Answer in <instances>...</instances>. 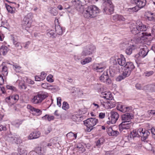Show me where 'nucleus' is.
<instances>
[{
  "label": "nucleus",
  "mask_w": 155,
  "mask_h": 155,
  "mask_svg": "<svg viewBox=\"0 0 155 155\" xmlns=\"http://www.w3.org/2000/svg\"><path fill=\"white\" fill-rule=\"evenodd\" d=\"M54 31L53 30H51L47 33L48 35L51 37H54Z\"/></svg>",
  "instance_id": "52"
},
{
  "label": "nucleus",
  "mask_w": 155,
  "mask_h": 155,
  "mask_svg": "<svg viewBox=\"0 0 155 155\" xmlns=\"http://www.w3.org/2000/svg\"><path fill=\"white\" fill-rule=\"evenodd\" d=\"M148 51V49L146 46H145L140 49L138 55L140 57L144 58L147 54Z\"/></svg>",
  "instance_id": "17"
},
{
  "label": "nucleus",
  "mask_w": 155,
  "mask_h": 155,
  "mask_svg": "<svg viewBox=\"0 0 155 155\" xmlns=\"http://www.w3.org/2000/svg\"><path fill=\"white\" fill-rule=\"evenodd\" d=\"M6 8L8 11L11 13H13L15 12V8L9 5H6Z\"/></svg>",
  "instance_id": "43"
},
{
  "label": "nucleus",
  "mask_w": 155,
  "mask_h": 155,
  "mask_svg": "<svg viewBox=\"0 0 155 155\" xmlns=\"http://www.w3.org/2000/svg\"><path fill=\"white\" fill-rule=\"evenodd\" d=\"M104 4L106 5L104 9V12L106 14H110L113 12L114 6L112 2L110 0H104Z\"/></svg>",
  "instance_id": "4"
},
{
  "label": "nucleus",
  "mask_w": 155,
  "mask_h": 155,
  "mask_svg": "<svg viewBox=\"0 0 155 155\" xmlns=\"http://www.w3.org/2000/svg\"><path fill=\"white\" fill-rule=\"evenodd\" d=\"M130 28L131 32L134 35H137L140 33V32L139 31V30H138L136 22V23L134 22L130 23Z\"/></svg>",
  "instance_id": "12"
},
{
  "label": "nucleus",
  "mask_w": 155,
  "mask_h": 155,
  "mask_svg": "<svg viewBox=\"0 0 155 155\" xmlns=\"http://www.w3.org/2000/svg\"><path fill=\"white\" fill-rule=\"evenodd\" d=\"M30 155H44L43 151H42L41 147H37L36 150V151H32L30 152Z\"/></svg>",
  "instance_id": "21"
},
{
  "label": "nucleus",
  "mask_w": 155,
  "mask_h": 155,
  "mask_svg": "<svg viewBox=\"0 0 155 155\" xmlns=\"http://www.w3.org/2000/svg\"><path fill=\"white\" fill-rule=\"evenodd\" d=\"M150 134V132L147 130H143L141 135L142 140H146Z\"/></svg>",
  "instance_id": "28"
},
{
  "label": "nucleus",
  "mask_w": 155,
  "mask_h": 155,
  "mask_svg": "<svg viewBox=\"0 0 155 155\" xmlns=\"http://www.w3.org/2000/svg\"><path fill=\"white\" fill-rule=\"evenodd\" d=\"M101 103L103 107L107 109L111 108L114 107L115 106V103L111 101V100L106 102L101 101Z\"/></svg>",
  "instance_id": "9"
},
{
  "label": "nucleus",
  "mask_w": 155,
  "mask_h": 155,
  "mask_svg": "<svg viewBox=\"0 0 155 155\" xmlns=\"http://www.w3.org/2000/svg\"><path fill=\"white\" fill-rule=\"evenodd\" d=\"M32 17V13H30L28 14L24 18L22 21V24L28 28H30L31 26Z\"/></svg>",
  "instance_id": "5"
},
{
  "label": "nucleus",
  "mask_w": 155,
  "mask_h": 155,
  "mask_svg": "<svg viewBox=\"0 0 155 155\" xmlns=\"http://www.w3.org/2000/svg\"><path fill=\"white\" fill-rule=\"evenodd\" d=\"M135 87L137 89L139 90L143 89V85L139 83H137L136 84Z\"/></svg>",
  "instance_id": "55"
},
{
  "label": "nucleus",
  "mask_w": 155,
  "mask_h": 155,
  "mask_svg": "<svg viewBox=\"0 0 155 155\" xmlns=\"http://www.w3.org/2000/svg\"><path fill=\"white\" fill-rule=\"evenodd\" d=\"M49 12L53 16H56L58 14V12L55 8L50 7L49 8Z\"/></svg>",
  "instance_id": "40"
},
{
  "label": "nucleus",
  "mask_w": 155,
  "mask_h": 155,
  "mask_svg": "<svg viewBox=\"0 0 155 155\" xmlns=\"http://www.w3.org/2000/svg\"><path fill=\"white\" fill-rule=\"evenodd\" d=\"M41 133L38 131H35L31 133L28 136L29 139H36L39 137L40 136Z\"/></svg>",
  "instance_id": "19"
},
{
  "label": "nucleus",
  "mask_w": 155,
  "mask_h": 155,
  "mask_svg": "<svg viewBox=\"0 0 155 155\" xmlns=\"http://www.w3.org/2000/svg\"><path fill=\"white\" fill-rule=\"evenodd\" d=\"M42 118L43 119H46V120H48V121H50L54 119V117L53 116H49L46 115L45 116L43 117Z\"/></svg>",
  "instance_id": "47"
},
{
  "label": "nucleus",
  "mask_w": 155,
  "mask_h": 155,
  "mask_svg": "<svg viewBox=\"0 0 155 155\" xmlns=\"http://www.w3.org/2000/svg\"><path fill=\"white\" fill-rule=\"evenodd\" d=\"M117 62L119 65L125 67L126 64L125 58L122 54L120 55V57L117 59Z\"/></svg>",
  "instance_id": "18"
},
{
  "label": "nucleus",
  "mask_w": 155,
  "mask_h": 155,
  "mask_svg": "<svg viewBox=\"0 0 155 155\" xmlns=\"http://www.w3.org/2000/svg\"><path fill=\"white\" fill-rule=\"evenodd\" d=\"M148 19L150 21H155V14L153 15V14H152L151 16L148 17Z\"/></svg>",
  "instance_id": "63"
},
{
  "label": "nucleus",
  "mask_w": 155,
  "mask_h": 155,
  "mask_svg": "<svg viewBox=\"0 0 155 155\" xmlns=\"http://www.w3.org/2000/svg\"><path fill=\"white\" fill-rule=\"evenodd\" d=\"M139 2V3L136 6L138 7L139 9L140 10L145 5L146 1V0H140Z\"/></svg>",
  "instance_id": "27"
},
{
  "label": "nucleus",
  "mask_w": 155,
  "mask_h": 155,
  "mask_svg": "<svg viewBox=\"0 0 155 155\" xmlns=\"http://www.w3.org/2000/svg\"><path fill=\"white\" fill-rule=\"evenodd\" d=\"M104 141V140L103 138H101L99 139L96 143V145L99 146L103 143Z\"/></svg>",
  "instance_id": "49"
},
{
  "label": "nucleus",
  "mask_w": 155,
  "mask_h": 155,
  "mask_svg": "<svg viewBox=\"0 0 155 155\" xmlns=\"http://www.w3.org/2000/svg\"><path fill=\"white\" fill-rule=\"evenodd\" d=\"M106 66L103 63L96 64L93 66L94 69L97 72H102L105 69Z\"/></svg>",
  "instance_id": "11"
},
{
  "label": "nucleus",
  "mask_w": 155,
  "mask_h": 155,
  "mask_svg": "<svg viewBox=\"0 0 155 155\" xmlns=\"http://www.w3.org/2000/svg\"><path fill=\"white\" fill-rule=\"evenodd\" d=\"M125 68L128 69L131 71H132L135 68L134 66L133 63L131 62H127L125 66Z\"/></svg>",
  "instance_id": "25"
},
{
  "label": "nucleus",
  "mask_w": 155,
  "mask_h": 155,
  "mask_svg": "<svg viewBox=\"0 0 155 155\" xmlns=\"http://www.w3.org/2000/svg\"><path fill=\"white\" fill-rule=\"evenodd\" d=\"M112 19L115 21H124L126 20V19L123 16L117 14L113 16Z\"/></svg>",
  "instance_id": "22"
},
{
  "label": "nucleus",
  "mask_w": 155,
  "mask_h": 155,
  "mask_svg": "<svg viewBox=\"0 0 155 155\" xmlns=\"http://www.w3.org/2000/svg\"><path fill=\"white\" fill-rule=\"evenodd\" d=\"M137 27L139 31L141 33V31H146L148 28L147 26L143 24L140 20H137L136 21Z\"/></svg>",
  "instance_id": "13"
},
{
  "label": "nucleus",
  "mask_w": 155,
  "mask_h": 155,
  "mask_svg": "<svg viewBox=\"0 0 155 155\" xmlns=\"http://www.w3.org/2000/svg\"><path fill=\"white\" fill-rule=\"evenodd\" d=\"M46 76V74L44 72H42L41 73L40 77H41V80L43 81L45 78Z\"/></svg>",
  "instance_id": "57"
},
{
  "label": "nucleus",
  "mask_w": 155,
  "mask_h": 155,
  "mask_svg": "<svg viewBox=\"0 0 155 155\" xmlns=\"http://www.w3.org/2000/svg\"><path fill=\"white\" fill-rule=\"evenodd\" d=\"M20 152L23 155H26L28 153L27 151L24 148L21 149Z\"/></svg>",
  "instance_id": "60"
},
{
  "label": "nucleus",
  "mask_w": 155,
  "mask_h": 155,
  "mask_svg": "<svg viewBox=\"0 0 155 155\" xmlns=\"http://www.w3.org/2000/svg\"><path fill=\"white\" fill-rule=\"evenodd\" d=\"M88 49L89 51H91V54L96 49V48L95 46L93 45H91L89 46L86 47Z\"/></svg>",
  "instance_id": "45"
},
{
  "label": "nucleus",
  "mask_w": 155,
  "mask_h": 155,
  "mask_svg": "<svg viewBox=\"0 0 155 155\" xmlns=\"http://www.w3.org/2000/svg\"><path fill=\"white\" fill-rule=\"evenodd\" d=\"M100 80L101 81L107 84H110L111 83L110 79H109L107 74L105 72L100 77Z\"/></svg>",
  "instance_id": "14"
},
{
  "label": "nucleus",
  "mask_w": 155,
  "mask_h": 155,
  "mask_svg": "<svg viewBox=\"0 0 155 155\" xmlns=\"http://www.w3.org/2000/svg\"><path fill=\"white\" fill-rule=\"evenodd\" d=\"M0 71L4 76H6L8 74V68L7 67L3 64L0 66Z\"/></svg>",
  "instance_id": "23"
},
{
  "label": "nucleus",
  "mask_w": 155,
  "mask_h": 155,
  "mask_svg": "<svg viewBox=\"0 0 155 155\" xmlns=\"http://www.w3.org/2000/svg\"><path fill=\"white\" fill-rule=\"evenodd\" d=\"M75 93L77 94L76 95H77L78 97H81L83 94L82 91L79 90L75 91Z\"/></svg>",
  "instance_id": "56"
},
{
  "label": "nucleus",
  "mask_w": 155,
  "mask_h": 155,
  "mask_svg": "<svg viewBox=\"0 0 155 155\" xmlns=\"http://www.w3.org/2000/svg\"><path fill=\"white\" fill-rule=\"evenodd\" d=\"M91 54V51H89L86 47L84 48L81 54L82 56H86Z\"/></svg>",
  "instance_id": "32"
},
{
  "label": "nucleus",
  "mask_w": 155,
  "mask_h": 155,
  "mask_svg": "<svg viewBox=\"0 0 155 155\" xmlns=\"http://www.w3.org/2000/svg\"><path fill=\"white\" fill-rule=\"evenodd\" d=\"M117 109L118 110L122 112L128 111L130 109V107H127L121 104H119L117 106Z\"/></svg>",
  "instance_id": "20"
},
{
  "label": "nucleus",
  "mask_w": 155,
  "mask_h": 155,
  "mask_svg": "<svg viewBox=\"0 0 155 155\" xmlns=\"http://www.w3.org/2000/svg\"><path fill=\"white\" fill-rule=\"evenodd\" d=\"M153 71H146L144 73V75L145 76L149 77L153 74Z\"/></svg>",
  "instance_id": "51"
},
{
  "label": "nucleus",
  "mask_w": 155,
  "mask_h": 155,
  "mask_svg": "<svg viewBox=\"0 0 155 155\" xmlns=\"http://www.w3.org/2000/svg\"><path fill=\"white\" fill-rule=\"evenodd\" d=\"M98 122V120L94 118H88L85 120L84 121V124L87 127V130L90 132L93 129V127Z\"/></svg>",
  "instance_id": "3"
},
{
  "label": "nucleus",
  "mask_w": 155,
  "mask_h": 155,
  "mask_svg": "<svg viewBox=\"0 0 155 155\" xmlns=\"http://www.w3.org/2000/svg\"><path fill=\"white\" fill-rule=\"evenodd\" d=\"M121 117L122 122H129L133 118L134 116L132 114L126 113L122 115Z\"/></svg>",
  "instance_id": "10"
},
{
  "label": "nucleus",
  "mask_w": 155,
  "mask_h": 155,
  "mask_svg": "<svg viewBox=\"0 0 155 155\" xmlns=\"http://www.w3.org/2000/svg\"><path fill=\"white\" fill-rule=\"evenodd\" d=\"M119 115L118 113L115 111H112L110 113V120L108 121L107 123L108 124H115L119 117Z\"/></svg>",
  "instance_id": "6"
},
{
  "label": "nucleus",
  "mask_w": 155,
  "mask_h": 155,
  "mask_svg": "<svg viewBox=\"0 0 155 155\" xmlns=\"http://www.w3.org/2000/svg\"><path fill=\"white\" fill-rule=\"evenodd\" d=\"M152 92L155 91V83L153 84L148 85L147 86Z\"/></svg>",
  "instance_id": "48"
},
{
  "label": "nucleus",
  "mask_w": 155,
  "mask_h": 155,
  "mask_svg": "<svg viewBox=\"0 0 155 155\" xmlns=\"http://www.w3.org/2000/svg\"><path fill=\"white\" fill-rule=\"evenodd\" d=\"M139 10V8L136 6L132 8H130L127 9V11L130 14L133 13Z\"/></svg>",
  "instance_id": "35"
},
{
  "label": "nucleus",
  "mask_w": 155,
  "mask_h": 155,
  "mask_svg": "<svg viewBox=\"0 0 155 155\" xmlns=\"http://www.w3.org/2000/svg\"><path fill=\"white\" fill-rule=\"evenodd\" d=\"M77 148L79 150L82 151H84L85 150L84 147L81 145H78L77 146Z\"/></svg>",
  "instance_id": "61"
},
{
  "label": "nucleus",
  "mask_w": 155,
  "mask_h": 155,
  "mask_svg": "<svg viewBox=\"0 0 155 155\" xmlns=\"http://www.w3.org/2000/svg\"><path fill=\"white\" fill-rule=\"evenodd\" d=\"M135 49L134 45H130L128 47L126 50V53L128 55H130L132 53L133 50Z\"/></svg>",
  "instance_id": "30"
},
{
  "label": "nucleus",
  "mask_w": 155,
  "mask_h": 155,
  "mask_svg": "<svg viewBox=\"0 0 155 155\" xmlns=\"http://www.w3.org/2000/svg\"><path fill=\"white\" fill-rule=\"evenodd\" d=\"M69 108L68 104L66 102L64 101L63 103L62 108L64 110H67Z\"/></svg>",
  "instance_id": "50"
},
{
  "label": "nucleus",
  "mask_w": 155,
  "mask_h": 155,
  "mask_svg": "<svg viewBox=\"0 0 155 155\" xmlns=\"http://www.w3.org/2000/svg\"><path fill=\"white\" fill-rule=\"evenodd\" d=\"M49 84L47 83H44L41 84V86L44 88L48 89Z\"/></svg>",
  "instance_id": "58"
},
{
  "label": "nucleus",
  "mask_w": 155,
  "mask_h": 155,
  "mask_svg": "<svg viewBox=\"0 0 155 155\" xmlns=\"http://www.w3.org/2000/svg\"><path fill=\"white\" fill-rule=\"evenodd\" d=\"M53 76L50 74L47 77V81L49 82H53L54 81V80L52 79Z\"/></svg>",
  "instance_id": "54"
},
{
  "label": "nucleus",
  "mask_w": 155,
  "mask_h": 155,
  "mask_svg": "<svg viewBox=\"0 0 155 155\" xmlns=\"http://www.w3.org/2000/svg\"><path fill=\"white\" fill-rule=\"evenodd\" d=\"M72 3L75 7L77 9L80 8L81 6V2L79 0H72Z\"/></svg>",
  "instance_id": "26"
},
{
  "label": "nucleus",
  "mask_w": 155,
  "mask_h": 155,
  "mask_svg": "<svg viewBox=\"0 0 155 155\" xmlns=\"http://www.w3.org/2000/svg\"><path fill=\"white\" fill-rule=\"evenodd\" d=\"M27 108L28 109L30 110L31 112L33 113H36L37 114H40L41 112L40 110L35 108L29 104L27 105Z\"/></svg>",
  "instance_id": "24"
},
{
  "label": "nucleus",
  "mask_w": 155,
  "mask_h": 155,
  "mask_svg": "<svg viewBox=\"0 0 155 155\" xmlns=\"http://www.w3.org/2000/svg\"><path fill=\"white\" fill-rule=\"evenodd\" d=\"M61 97H58L57 98V104L59 107H60L61 106Z\"/></svg>",
  "instance_id": "59"
},
{
  "label": "nucleus",
  "mask_w": 155,
  "mask_h": 155,
  "mask_svg": "<svg viewBox=\"0 0 155 155\" xmlns=\"http://www.w3.org/2000/svg\"><path fill=\"white\" fill-rule=\"evenodd\" d=\"M151 131L153 138L155 140V128H152L151 129Z\"/></svg>",
  "instance_id": "64"
},
{
  "label": "nucleus",
  "mask_w": 155,
  "mask_h": 155,
  "mask_svg": "<svg viewBox=\"0 0 155 155\" xmlns=\"http://www.w3.org/2000/svg\"><path fill=\"white\" fill-rule=\"evenodd\" d=\"M131 71L128 69L125 68L123 73V76L125 77L128 76L130 74Z\"/></svg>",
  "instance_id": "42"
},
{
  "label": "nucleus",
  "mask_w": 155,
  "mask_h": 155,
  "mask_svg": "<svg viewBox=\"0 0 155 155\" xmlns=\"http://www.w3.org/2000/svg\"><path fill=\"white\" fill-rule=\"evenodd\" d=\"M150 36V34L146 32H141L137 35L138 38H136L137 42L142 43L143 41H145L147 39V36Z\"/></svg>",
  "instance_id": "7"
},
{
  "label": "nucleus",
  "mask_w": 155,
  "mask_h": 155,
  "mask_svg": "<svg viewBox=\"0 0 155 155\" xmlns=\"http://www.w3.org/2000/svg\"><path fill=\"white\" fill-rule=\"evenodd\" d=\"M98 8L96 6L93 5L88 6L84 9L83 14L84 17L87 18H94L99 13Z\"/></svg>",
  "instance_id": "1"
},
{
  "label": "nucleus",
  "mask_w": 155,
  "mask_h": 155,
  "mask_svg": "<svg viewBox=\"0 0 155 155\" xmlns=\"http://www.w3.org/2000/svg\"><path fill=\"white\" fill-rule=\"evenodd\" d=\"M108 133L112 136H117L119 134V132L117 130H114L112 128H110Z\"/></svg>",
  "instance_id": "33"
},
{
  "label": "nucleus",
  "mask_w": 155,
  "mask_h": 155,
  "mask_svg": "<svg viewBox=\"0 0 155 155\" xmlns=\"http://www.w3.org/2000/svg\"><path fill=\"white\" fill-rule=\"evenodd\" d=\"M48 96V94L45 92H39L33 97L31 99V102L34 104H39Z\"/></svg>",
  "instance_id": "2"
},
{
  "label": "nucleus",
  "mask_w": 155,
  "mask_h": 155,
  "mask_svg": "<svg viewBox=\"0 0 155 155\" xmlns=\"http://www.w3.org/2000/svg\"><path fill=\"white\" fill-rule=\"evenodd\" d=\"M8 51V48L6 46H2L0 48V53L4 55H5L7 54Z\"/></svg>",
  "instance_id": "38"
},
{
  "label": "nucleus",
  "mask_w": 155,
  "mask_h": 155,
  "mask_svg": "<svg viewBox=\"0 0 155 155\" xmlns=\"http://www.w3.org/2000/svg\"><path fill=\"white\" fill-rule=\"evenodd\" d=\"M49 142H51V143L52 144V146L56 144L57 143L56 140L55 139H51Z\"/></svg>",
  "instance_id": "62"
},
{
  "label": "nucleus",
  "mask_w": 155,
  "mask_h": 155,
  "mask_svg": "<svg viewBox=\"0 0 155 155\" xmlns=\"http://www.w3.org/2000/svg\"><path fill=\"white\" fill-rule=\"evenodd\" d=\"M6 90H9L11 93H13V92H16L17 90V88L14 86L10 85H8L6 86Z\"/></svg>",
  "instance_id": "29"
},
{
  "label": "nucleus",
  "mask_w": 155,
  "mask_h": 155,
  "mask_svg": "<svg viewBox=\"0 0 155 155\" xmlns=\"http://www.w3.org/2000/svg\"><path fill=\"white\" fill-rule=\"evenodd\" d=\"M92 59L91 57H87L85 58L84 59L82 60L81 61V63L83 65H84L88 64L91 62Z\"/></svg>",
  "instance_id": "31"
},
{
  "label": "nucleus",
  "mask_w": 155,
  "mask_h": 155,
  "mask_svg": "<svg viewBox=\"0 0 155 155\" xmlns=\"http://www.w3.org/2000/svg\"><path fill=\"white\" fill-rule=\"evenodd\" d=\"M56 32L59 35H61L62 34V28L59 25L55 26Z\"/></svg>",
  "instance_id": "36"
},
{
  "label": "nucleus",
  "mask_w": 155,
  "mask_h": 155,
  "mask_svg": "<svg viewBox=\"0 0 155 155\" xmlns=\"http://www.w3.org/2000/svg\"><path fill=\"white\" fill-rule=\"evenodd\" d=\"M13 44L15 45V47L18 48L19 49H21L22 47L20 45V43L19 42L17 41L16 38L15 37L13 38Z\"/></svg>",
  "instance_id": "39"
},
{
  "label": "nucleus",
  "mask_w": 155,
  "mask_h": 155,
  "mask_svg": "<svg viewBox=\"0 0 155 155\" xmlns=\"http://www.w3.org/2000/svg\"><path fill=\"white\" fill-rule=\"evenodd\" d=\"M18 82L19 83V86L20 89L26 90L27 88L26 86L25 85V82L24 81L18 80Z\"/></svg>",
  "instance_id": "34"
},
{
  "label": "nucleus",
  "mask_w": 155,
  "mask_h": 155,
  "mask_svg": "<svg viewBox=\"0 0 155 155\" xmlns=\"http://www.w3.org/2000/svg\"><path fill=\"white\" fill-rule=\"evenodd\" d=\"M132 123H131L122 122L119 125V129L120 131L121 132H125L124 130H127L130 128Z\"/></svg>",
  "instance_id": "8"
},
{
  "label": "nucleus",
  "mask_w": 155,
  "mask_h": 155,
  "mask_svg": "<svg viewBox=\"0 0 155 155\" xmlns=\"http://www.w3.org/2000/svg\"><path fill=\"white\" fill-rule=\"evenodd\" d=\"M101 96L107 100H112L113 98L111 93L110 91L102 92L101 93Z\"/></svg>",
  "instance_id": "16"
},
{
  "label": "nucleus",
  "mask_w": 155,
  "mask_h": 155,
  "mask_svg": "<svg viewBox=\"0 0 155 155\" xmlns=\"http://www.w3.org/2000/svg\"><path fill=\"white\" fill-rule=\"evenodd\" d=\"M5 101L9 106H12L14 104L12 100L11 99V97H10V96L5 98Z\"/></svg>",
  "instance_id": "41"
},
{
  "label": "nucleus",
  "mask_w": 155,
  "mask_h": 155,
  "mask_svg": "<svg viewBox=\"0 0 155 155\" xmlns=\"http://www.w3.org/2000/svg\"><path fill=\"white\" fill-rule=\"evenodd\" d=\"M13 69L17 72H19L21 69V67L16 63H14L12 65Z\"/></svg>",
  "instance_id": "44"
},
{
  "label": "nucleus",
  "mask_w": 155,
  "mask_h": 155,
  "mask_svg": "<svg viewBox=\"0 0 155 155\" xmlns=\"http://www.w3.org/2000/svg\"><path fill=\"white\" fill-rule=\"evenodd\" d=\"M143 131V129L142 128H140L139 129L137 130V135H139V137H141Z\"/></svg>",
  "instance_id": "53"
},
{
  "label": "nucleus",
  "mask_w": 155,
  "mask_h": 155,
  "mask_svg": "<svg viewBox=\"0 0 155 155\" xmlns=\"http://www.w3.org/2000/svg\"><path fill=\"white\" fill-rule=\"evenodd\" d=\"M130 135V137H132L133 138L134 137H139V135H137V130H133L132 132H131Z\"/></svg>",
  "instance_id": "46"
},
{
  "label": "nucleus",
  "mask_w": 155,
  "mask_h": 155,
  "mask_svg": "<svg viewBox=\"0 0 155 155\" xmlns=\"http://www.w3.org/2000/svg\"><path fill=\"white\" fill-rule=\"evenodd\" d=\"M8 140L12 143L17 144L21 142L19 137L15 135H10L9 137Z\"/></svg>",
  "instance_id": "15"
},
{
  "label": "nucleus",
  "mask_w": 155,
  "mask_h": 155,
  "mask_svg": "<svg viewBox=\"0 0 155 155\" xmlns=\"http://www.w3.org/2000/svg\"><path fill=\"white\" fill-rule=\"evenodd\" d=\"M10 97L12 100L13 103L14 104L19 99V95L17 94H14L12 95H10Z\"/></svg>",
  "instance_id": "37"
}]
</instances>
